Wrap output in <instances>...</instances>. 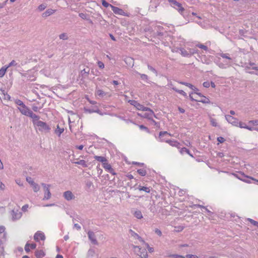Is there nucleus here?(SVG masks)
<instances>
[{"label":"nucleus","mask_w":258,"mask_h":258,"mask_svg":"<svg viewBox=\"0 0 258 258\" xmlns=\"http://www.w3.org/2000/svg\"><path fill=\"white\" fill-rule=\"evenodd\" d=\"M5 227L0 226V258H4L5 255V243L7 241V233Z\"/></svg>","instance_id":"nucleus-1"},{"label":"nucleus","mask_w":258,"mask_h":258,"mask_svg":"<svg viewBox=\"0 0 258 258\" xmlns=\"http://www.w3.org/2000/svg\"><path fill=\"white\" fill-rule=\"evenodd\" d=\"M165 135H168L170 136H171L170 134L167 133V132H160L159 133V137L158 138L156 137V138L159 142H165L172 146L176 147L179 145V143L176 141L171 140H165L164 139H162V137Z\"/></svg>","instance_id":"nucleus-2"},{"label":"nucleus","mask_w":258,"mask_h":258,"mask_svg":"<svg viewBox=\"0 0 258 258\" xmlns=\"http://www.w3.org/2000/svg\"><path fill=\"white\" fill-rule=\"evenodd\" d=\"M34 126L39 132L45 134L49 133L51 130L50 126L45 122L42 121L37 122L36 123V125Z\"/></svg>","instance_id":"nucleus-3"},{"label":"nucleus","mask_w":258,"mask_h":258,"mask_svg":"<svg viewBox=\"0 0 258 258\" xmlns=\"http://www.w3.org/2000/svg\"><path fill=\"white\" fill-rule=\"evenodd\" d=\"M133 248L141 258H148V253L145 248L142 249L139 246L133 245Z\"/></svg>","instance_id":"nucleus-4"},{"label":"nucleus","mask_w":258,"mask_h":258,"mask_svg":"<svg viewBox=\"0 0 258 258\" xmlns=\"http://www.w3.org/2000/svg\"><path fill=\"white\" fill-rule=\"evenodd\" d=\"M22 76L24 77L27 81H34L36 79V75L34 71L30 70L25 73L21 74Z\"/></svg>","instance_id":"nucleus-5"},{"label":"nucleus","mask_w":258,"mask_h":258,"mask_svg":"<svg viewBox=\"0 0 258 258\" xmlns=\"http://www.w3.org/2000/svg\"><path fill=\"white\" fill-rule=\"evenodd\" d=\"M168 2L171 7L176 9L181 14L184 11V8L182 7L181 4L177 2L175 0H168Z\"/></svg>","instance_id":"nucleus-6"},{"label":"nucleus","mask_w":258,"mask_h":258,"mask_svg":"<svg viewBox=\"0 0 258 258\" xmlns=\"http://www.w3.org/2000/svg\"><path fill=\"white\" fill-rule=\"evenodd\" d=\"M214 56L208 55H202L200 57L202 62L207 64H210L213 60Z\"/></svg>","instance_id":"nucleus-7"},{"label":"nucleus","mask_w":258,"mask_h":258,"mask_svg":"<svg viewBox=\"0 0 258 258\" xmlns=\"http://www.w3.org/2000/svg\"><path fill=\"white\" fill-rule=\"evenodd\" d=\"M34 239L36 242H39L40 240L44 241L45 239L44 233L41 231H37L34 235Z\"/></svg>","instance_id":"nucleus-8"},{"label":"nucleus","mask_w":258,"mask_h":258,"mask_svg":"<svg viewBox=\"0 0 258 258\" xmlns=\"http://www.w3.org/2000/svg\"><path fill=\"white\" fill-rule=\"evenodd\" d=\"M225 118L227 121L233 125L238 126L239 124L238 120L230 115H226Z\"/></svg>","instance_id":"nucleus-9"},{"label":"nucleus","mask_w":258,"mask_h":258,"mask_svg":"<svg viewBox=\"0 0 258 258\" xmlns=\"http://www.w3.org/2000/svg\"><path fill=\"white\" fill-rule=\"evenodd\" d=\"M22 213L18 209H14L11 212V215L13 221L20 219L22 217Z\"/></svg>","instance_id":"nucleus-10"},{"label":"nucleus","mask_w":258,"mask_h":258,"mask_svg":"<svg viewBox=\"0 0 258 258\" xmlns=\"http://www.w3.org/2000/svg\"><path fill=\"white\" fill-rule=\"evenodd\" d=\"M87 234L88 238L91 241V243L94 245H98V242L96 239L95 233L92 231H89Z\"/></svg>","instance_id":"nucleus-11"},{"label":"nucleus","mask_w":258,"mask_h":258,"mask_svg":"<svg viewBox=\"0 0 258 258\" xmlns=\"http://www.w3.org/2000/svg\"><path fill=\"white\" fill-rule=\"evenodd\" d=\"M90 74V69L89 68H85L82 70L80 74V77H81V80H86L88 78Z\"/></svg>","instance_id":"nucleus-12"},{"label":"nucleus","mask_w":258,"mask_h":258,"mask_svg":"<svg viewBox=\"0 0 258 258\" xmlns=\"http://www.w3.org/2000/svg\"><path fill=\"white\" fill-rule=\"evenodd\" d=\"M18 109L23 115H26L27 116L29 112L31 111L25 104H24L23 106L18 107Z\"/></svg>","instance_id":"nucleus-13"},{"label":"nucleus","mask_w":258,"mask_h":258,"mask_svg":"<svg viewBox=\"0 0 258 258\" xmlns=\"http://www.w3.org/2000/svg\"><path fill=\"white\" fill-rule=\"evenodd\" d=\"M27 116H29L32 119V122L34 126L36 125V123L37 122H39L40 121V116L34 113L32 111L29 112Z\"/></svg>","instance_id":"nucleus-14"},{"label":"nucleus","mask_w":258,"mask_h":258,"mask_svg":"<svg viewBox=\"0 0 258 258\" xmlns=\"http://www.w3.org/2000/svg\"><path fill=\"white\" fill-rule=\"evenodd\" d=\"M63 197L67 201H71L75 199V197L70 190H67L63 192Z\"/></svg>","instance_id":"nucleus-15"},{"label":"nucleus","mask_w":258,"mask_h":258,"mask_svg":"<svg viewBox=\"0 0 258 258\" xmlns=\"http://www.w3.org/2000/svg\"><path fill=\"white\" fill-rule=\"evenodd\" d=\"M232 61H229L228 60H225L224 63L223 62H219L217 63L218 66L222 69H227L232 66L231 63Z\"/></svg>","instance_id":"nucleus-16"},{"label":"nucleus","mask_w":258,"mask_h":258,"mask_svg":"<svg viewBox=\"0 0 258 258\" xmlns=\"http://www.w3.org/2000/svg\"><path fill=\"white\" fill-rule=\"evenodd\" d=\"M111 8L114 14L125 16V12L122 9L113 6H111Z\"/></svg>","instance_id":"nucleus-17"},{"label":"nucleus","mask_w":258,"mask_h":258,"mask_svg":"<svg viewBox=\"0 0 258 258\" xmlns=\"http://www.w3.org/2000/svg\"><path fill=\"white\" fill-rule=\"evenodd\" d=\"M129 233L131 234V236L133 237L135 239H138L140 241L142 242H144V240L142 239V238L132 229H130L129 230Z\"/></svg>","instance_id":"nucleus-18"},{"label":"nucleus","mask_w":258,"mask_h":258,"mask_svg":"<svg viewBox=\"0 0 258 258\" xmlns=\"http://www.w3.org/2000/svg\"><path fill=\"white\" fill-rule=\"evenodd\" d=\"M236 176L239 178V179L246 182V183H251L250 180H252L254 181V183L256 184H258V180H256L252 177L246 176V179H242L241 177H238L237 175H236Z\"/></svg>","instance_id":"nucleus-19"},{"label":"nucleus","mask_w":258,"mask_h":258,"mask_svg":"<svg viewBox=\"0 0 258 258\" xmlns=\"http://www.w3.org/2000/svg\"><path fill=\"white\" fill-rule=\"evenodd\" d=\"M51 196V192L49 190V188H47L44 189V196L43 197V200H49Z\"/></svg>","instance_id":"nucleus-20"},{"label":"nucleus","mask_w":258,"mask_h":258,"mask_svg":"<svg viewBox=\"0 0 258 258\" xmlns=\"http://www.w3.org/2000/svg\"><path fill=\"white\" fill-rule=\"evenodd\" d=\"M55 12V10H52L51 9H49L42 14V17H48L49 16L52 15L53 13H54Z\"/></svg>","instance_id":"nucleus-21"},{"label":"nucleus","mask_w":258,"mask_h":258,"mask_svg":"<svg viewBox=\"0 0 258 258\" xmlns=\"http://www.w3.org/2000/svg\"><path fill=\"white\" fill-rule=\"evenodd\" d=\"M94 158L97 160L99 162H100L102 163V164L105 162V161H107L106 158L103 156H94Z\"/></svg>","instance_id":"nucleus-22"},{"label":"nucleus","mask_w":258,"mask_h":258,"mask_svg":"<svg viewBox=\"0 0 258 258\" xmlns=\"http://www.w3.org/2000/svg\"><path fill=\"white\" fill-rule=\"evenodd\" d=\"M249 67L247 66L246 67V68L247 69H251L252 70H255V71H258V64H255V63L254 62H250L249 63Z\"/></svg>","instance_id":"nucleus-23"},{"label":"nucleus","mask_w":258,"mask_h":258,"mask_svg":"<svg viewBox=\"0 0 258 258\" xmlns=\"http://www.w3.org/2000/svg\"><path fill=\"white\" fill-rule=\"evenodd\" d=\"M35 255L37 258H42L45 256V253L42 250H37L35 252Z\"/></svg>","instance_id":"nucleus-24"},{"label":"nucleus","mask_w":258,"mask_h":258,"mask_svg":"<svg viewBox=\"0 0 258 258\" xmlns=\"http://www.w3.org/2000/svg\"><path fill=\"white\" fill-rule=\"evenodd\" d=\"M153 116L154 117H156V115L155 114L153 111V113H151V112H148L144 113V114L143 115V117L147 118L149 120L152 119V118L153 117Z\"/></svg>","instance_id":"nucleus-25"},{"label":"nucleus","mask_w":258,"mask_h":258,"mask_svg":"<svg viewBox=\"0 0 258 258\" xmlns=\"http://www.w3.org/2000/svg\"><path fill=\"white\" fill-rule=\"evenodd\" d=\"M63 128H60L58 125H57L56 128L54 131L55 134H56L58 137H60L61 134L63 132Z\"/></svg>","instance_id":"nucleus-26"},{"label":"nucleus","mask_w":258,"mask_h":258,"mask_svg":"<svg viewBox=\"0 0 258 258\" xmlns=\"http://www.w3.org/2000/svg\"><path fill=\"white\" fill-rule=\"evenodd\" d=\"M219 54L223 58H225L229 61L232 60V58L230 57V54L229 53H219Z\"/></svg>","instance_id":"nucleus-27"},{"label":"nucleus","mask_w":258,"mask_h":258,"mask_svg":"<svg viewBox=\"0 0 258 258\" xmlns=\"http://www.w3.org/2000/svg\"><path fill=\"white\" fill-rule=\"evenodd\" d=\"M180 50L181 51V54L184 56V57H190V55H189V51H188V50H185V49L184 48H180Z\"/></svg>","instance_id":"nucleus-28"},{"label":"nucleus","mask_w":258,"mask_h":258,"mask_svg":"<svg viewBox=\"0 0 258 258\" xmlns=\"http://www.w3.org/2000/svg\"><path fill=\"white\" fill-rule=\"evenodd\" d=\"M134 216L137 219H141L143 218L142 213L141 211L137 210L134 213Z\"/></svg>","instance_id":"nucleus-29"},{"label":"nucleus","mask_w":258,"mask_h":258,"mask_svg":"<svg viewBox=\"0 0 258 258\" xmlns=\"http://www.w3.org/2000/svg\"><path fill=\"white\" fill-rule=\"evenodd\" d=\"M172 89L175 91V92L179 93L180 94L183 95V96H184L185 97H187V94L183 90H178L177 89V88H175V87H173L172 88Z\"/></svg>","instance_id":"nucleus-30"},{"label":"nucleus","mask_w":258,"mask_h":258,"mask_svg":"<svg viewBox=\"0 0 258 258\" xmlns=\"http://www.w3.org/2000/svg\"><path fill=\"white\" fill-rule=\"evenodd\" d=\"M198 102H201L205 104H210L211 103L209 99L203 96L201 100H198Z\"/></svg>","instance_id":"nucleus-31"},{"label":"nucleus","mask_w":258,"mask_h":258,"mask_svg":"<svg viewBox=\"0 0 258 258\" xmlns=\"http://www.w3.org/2000/svg\"><path fill=\"white\" fill-rule=\"evenodd\" d=\"M95 253V251L93 248H90L87 253L88 257H93Z\"/></svg>","instance_id":"nucleus-32"},{"label":"nucleus","mask_w":258,"mask_h":258,"mask_svg":"<svg viewBox=\"0 0 258 258\" xmlns=\"http://www.w3.org/2000/svg\"><path fill=\"white\" fill-rule=\"evenodd\" d=\"M140 76V78L141 79L146 82H148V77L147 75L146 74H141V73H139L138 72L137 73Z\"/></svg>","instance_id":"nucleus-33"},{"label":"nucleus","mask_w":258,"mask_h":258,"mask_svg":"<svg viewBox=\"0 0 258 258\" xmlns=\"http://www.w3.org/2000/svg\"><path fill=\"white\" fill-rule=\"evenodd\" d=\"M75 164L81 165L83 166L84 167H87L88 166L87 164L86 163V162L84 160H81L79 161H77L75 162Z\"/></svg>","instance_id":"nucleus-34"},{"label":"nucleus","mask_w":258,"mask_h":258,"mask_svg":"<svg viewBox=\"0 0 258 258\" xmlns=\"http://www.w3.org/2000/svg\"><path fill=\"white\" fill-rule=\"evenodd\" d=\"M7 69L8 67H6V66L2 67L0 69V78L3 77L5 75Z\"/></svg>","instance_id":"nucleus-35"},{"label":"nucleus","mask_w":258,"mask_h":258,"mask_svg":"<svg viewBox=\"0 0 258 258\" xmlns=\"http://www.w3.org/2000/svg\"><path fill=\"white\" fill-rule=\"evenodd\" d=\"M180 152L182 154H183L184 153H187V154H189L190 156L193 157V156L191 154H190L189 151L187 148H186L185 147L182 148L180 150Z\"/></svg>","instance_id":"nucleus-36"},{"label":"nucleus","mask_w":258,"mask_h":258,"mask_svg":"<svg viewBox=\"0 0 258 258\" xmlns=\"http://www.w3.org/2000/svg\"><path fill=\"white\" fill-rule=\"evenodd\" d=\"M137 172L142 176H145L147 174L146 170L144 168L138 169Z\"/></svg>","instance_id":"nucleus-37"},{"label":"nucleus","mask_w":258,"mask_h":258,"mask_svg":"<svg viewBox=\"0 0 258 258\" xmlns=\"http://www.w3.org/2000/svg\"><path fill=\"white\" fill-rule=\"evenodd\" d=\"M103 168L108 171L112 167L111 166L107 163V161H105L103 164Z\"/></svg>","instance_id":"nucleus-38"},{"label":"nucleus","mask_w":258,"mask_h":258,"mask_svg":"<svg viewBox=\"0 0 258 258\" xmlns=\"http://www.w3.org/2000/svg\"><path fill=\"white\" fill-rule=\"evenodd\" d=\"M31 186H32L34 191L35 192L38 191L40 189L39 185L35 182H34Z\"/></svg>","instance_id":"nucleus-39"},{"label":"nucleus","mask_w":258,"mask_h":258,"mask_svg":"<svg viewBox=\"0 0 258 258\" xmlns=\"http://www.w3.org/2000/svg\"><path fill=\"white\" fill-rule=\"evenodd\" d=\"M59 38L62 40H67L68 39V36L67 33H63L59 35Z\"/></svg>","instance_id":"nucleus-40"},{"label":"nucleus","mask_w":258,"mask_h":258,"mask_svg":"<svg viewBox=\"0 0 258 258\" xmlns=\"http://www.w3.org/2000/svg\"><path fill=\"white\" fill-rule=\"evenodd\" d=\"M211 124L213 126H217L218 123L216 122V120L212 117L210 118Z\"/></svg>","instance_id":"nucleus-41"},{"label":"nucleus","mask_w":258,"mask_h":258,"mask_svg":"<svg viewBox=\"0 0 258 258\" xmlns=\"http://www.w3.org/2000/svg\"><path fill=\"white\" fill-rule=\"evenodd\" d=\"M188 51H189V55H190V57L195 54V53H197L198 52V50L196 49H194V48H189L188 49Z\"/></svg>","instance_id":"nucleus-42"},{"label":"nucleus","mask_w":258,"mask_h":258,"mask_svg":"<svg viewBox=\"0 0 258 258\" xmlns=\"http://www.w3.org/2000/svg\"><path fill=\"white\" fill-rule=\"evenodd\" d=\"M168 256L170 257H172V258H184L185 257L184 256H183L181 255L176 254H170V255H169Z\"/></svg>","instance_id":"nucleus-43"},{"label":"nucleus","mask_w":258,"mask_h":258,"mask_svg":"<svg viewBox=\"0 0 258 258\" xmlns=\"http://www.w3.org/2000/svg\"><path fill=\"white\" fill-rule=\"evenodd\" d=\"M96 93L98 96H99L100 97H103V96H104L105 95V93H104V92L102 90H98L96 91Z\"/></svg>","instance_id":"nucleus-44"},{"label":"nucleus","mask_w":258,"mask_h":258,"mask_svg":"<svg viewBox=\"0 0 258 258\" xmlns=\"http://www.w3.org/2000/svg\"><path fill=\"white\" fill-rule=\"evenodd\" d=\"M247 220L249 221L251 224L258 227V222L254 221V220L250 218H248Z\"/></svg>","instance_id":"nucleus-45"},{"label":"nucleus","mask_w":258,"mask_h":258,"mask_svg":"<svg viewBox=\"0 0 258 258\" xmlns=\"http://www.w3.org/2000/svg\"><path fill=\"white\" fill-rule=\"evenodd\" d=\"M18 63L16 62V61L14 60H13L9 64L6 66V67H8L9 68V67H13V66H17Z\"/></svg>","instance_id":"nucleus-46"},{"label":"nucleus","mask_w":258,"mask_h":258,"mask_svg":"<svg viewBox=\"0 0 258 258\" xmlns=\"http://www.w3.org/2000/svg\"><path fill=\"white\" fill-rule=\"evenodd\" d=\"M15 103L19 106V107L23 106L24 104L21 100L19 99H15L14 100Z\"/></svg>","instance_id":"nucleus-47"},{"label":"nucleus","mask_w":258,"mask_h":258,"mask_svg":"<svg viewBox=\"0 0 258 258\" xmlns=\"http://www.w3.org/2000/svg\"><path fill=\"white\" fill-rule=\"evenodd\" d=\"M135 107L139 110H142L144 106L139 103L137 102V104L135 105Z\"/></svg>","instance_id":"nucleus-48"},{"label":"nucleus","mask_w":258,"mask_h":258,"mask_svg":"<svg viewBox=\"0 0 258 258\" xmlns=\"http://www.w3.org/2000/svg\"><path fill=\"white\" fill-rule=\"evenodd\" d=\"M102 5L105 8H107L108 7H110L111 8V6H112L111 4H109L105 0L102 1Z\"/></svg>","instance_id":"nucleus-49"},{"label":"nucleus","mask_w":258,"mask_h":258,"mask_svg":"<svg viewBox=\"0 0 258 258\" xmlns=\"http://www.w3.org/2000/svg\"><path fill=\"white\" fill-rule=\"evenodd\" d=\"M179 83L181 84L184 85L189 87V88H192V87H194V85H191V84L188 83L183 82H179Z\"/></svg>","instance_id":"nucleus-50"},{"label":"nucleus","mask_w":258,"mask_h":258,"mask_svg":"<svg viewBox=\"0 0 258 258\" xmlns=\"http://www.w3.org/2000/svg\"><path fill=\"white\" fill-rule=\"evenodd\" d=\"M46 5L44 4H42L38 6V9L40 11H43L46 8Z\"/></svg>","instance_id":"nucleus-51"},{"label":"nucleus","mask_w":258,"mask_h":258,"mask_svg":"<svg viewBox=\"0 0 258 258\" xmlns=\"http://www.w3.org/2000/svg\"><path fill=\"white\" fill-rule=\"evenodd\" d=\"M79 16L83 19H87L88 15L87 14L80 13H79Z\"/></svg>","instance_id":"nucleus-52"},{"label":"nucleus","mask_w":258,"mask_h":258,"mask_svg":"<svg viewBox=\"0 0 258 258\" xmlns=\"http://www.w3.org/2000/svg\"><path fill=\"white\" fill-rule=\"evenodd\" d=\"M197 47H198L199 48H201V49H203L205 50H208V47L207 46L204 45V44H199L197 45Z\"/></svg>","instance_id":"nucleus-53"},{"label":"nucleus","mask_w":258,"mask_h":258,"mask_svg":"<svg viewBox=\"0 0 258 258\" xmlns=\"http://www.w3.org/2000/svg\"><path fill=\"white\" fill-rule=\"evenodd\" d=\"M26 181L31 185H32L35 182L33 181L32 178L30 177H26Z\"/></svg>","instance_id":"nucleus-54"},{"label":"nucleus","mask_w":258,"mask_h":258,"mask_svg":"<svg viewBox=\"0 0 258 258\" xmlns=\"http://www.w3.org/2000/svg\"><path fill=\"white\" fill-rule=\"evenodd\" d=\"M144 191L147 193H149L150 192V189L149 187L146 186H143L142 188H141V191Z\"/></svg>","instance_id":"nucleus-55"},{"label":"nucleus","mask_w":258,"mask_h":258,"mask_svg":"<svg viewBox=\"0 0 258 258\" xmlns=\"http://www.w3.org/2000/svg\"><path fill=\"white\" fill-rule=\"evenodd\" d=\"M32 108L33 110L35 112H37L39 110L40 108H41V107H38L37 106L33 104L32 106Z\"/></svg>","instance_id":"nucleus-56"},{"label":"nucleus","mask_w":258,"mask_h":258,"mask_svg":"<svg viewBox=\"0 0 258 258\" xmlns=\"http://www.w3.org/2000/svg\"><path fill=\"white\" fill-rule=\"evenodd\" d=\"M148 68L149 70H150L151 71H152L153 73H154V74H157V71L153 68L152 67V66H150V65H148Z\"/></svg>","instance_id":"nucleus-57"},{"label":"nucleus","mask_w":258,"mask_h":258,"mask_svg":"<svg viewBox=\"0 0 258 258\" xmlns=\"http://www.w3.org/2000/svg\"><path fill=\"white\" fill-rule=\"evenodd\" d=\"M84 111L85 112L89 113H92L95 112V109H88V108H85Z\"/></svg>","instance_id":"nucleus-58"},{"label":"nucleus","mask_w":258,"mask_h":258,"mask_svg":"<svg viewBox=\"0 0 258 258\" xmlns=\"http://www.w3.org/2000/svg\"><path fill=\"white\" fill-rule=\"evenodd\" d=\"M238 126L240 127V128H246V127H247V125H246V124L245 123L241 122H239V124Z\"/></svg>","instance_id":"nucleus-59"},{"label":"nucleus","mask_w":258,"mask_h":258,"mask_svg":"<svg viewBox=\"0 0 258 258\" xmlns=\"http://www.w3.org/2000/svg\"><path fill=\"white\" fill-rule=\"evenodd\" d=\"M139 127L141 130H145L146 131H147L148 133H149V130L148 129V127H147L146 126H144V125H139Z\"/></svg>","instance_id":"nucleus-60"},{"label":"nucleus","mask_w":258,"mask_h":258,"mask_svg":"<svg viewBox=\"0 0 258 258\" xmlns=\"http://www.w3.org/2000/svg\"><path fill=\"white\" fill-rule=\"evenodd\" d=\"M97 64L100 69H103L104 68V64L101 61H98L97 62Z\"/></svg>","instance_id":"nucleus-61"},{"label":"nucleus","mask_w":258,"mask_h":258,"mask_svg":"<svg viewBox=\"0 0 258 258\" xmlns=\"http://www.w3.org/2000/svg\"><path fill=\"white\" fill-rule=\"evenodd\" d=\"M217 141L219 143H222L225 142V139L222 137H219L217 138Z\"/></svg>","instance_id":"nucleus-62"},{"label":"nucleus","mask_w":258,"mask_h":258,"mask_svg":"<svg viewBox=\"0 0 258 258\" xmlns=\"http://www.w3.org/2000/svg\"><path fill=\"white\" fill-rule=\"evenodd\" d=\"M185 257L187 258H199L197 255L190 254H186Z\"/></svg>","instance_id":"nucleus-63"},{"label":"nucleus","mask_w":258,"mask_h":258,"mask_svg":"<svg viewBox=\"0 0 258 258\" xmlns=\"http://www.w3.org/2000/svg\"><path fill=\"white\" fill-rule=\"evenodd\" d=\"M203 85L205 88H209L210 86V82L208 81L204 82L203 84Z\"/></svg>","instance_id":"nucleus-64"}]
</instances>
